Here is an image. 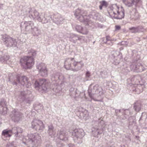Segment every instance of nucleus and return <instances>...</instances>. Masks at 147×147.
Masks as SVG:
<instances>
[{
  "mask_svg": "<svg viewBox=\"0 0 147 147\" xmlns=\"http://www.w3.org/2000/svg\"><path fill=\"white\" fill-rule=\"evenodd\" d=\"M72 135L74 138L79 140L82 138L85 135V133L82 129H76L73 131Z\"/></svg>",
  "mask_w": 147,
  "mask_h": 147,
  "instance_id": "nucleus-17",
  "label": "nucleus"
},
{
  "mask_svg": "<svg viewBox=\"0 0 147 147\" xmlns=\"http://www.w3.org/2000/svg\"><path fill=\"white\" fill-rule=\"evenodd\" d=\"M78 36L77 35L71 34L68 35L67 37L71 42L75 43L77 40Z\"/></svg>",
  "mask_w": 147,
  "mask_h": 147,
  "instance_id": "nucleus-25",
  "label": "nucleus"
},
{
  "mask_svg": "<svg viewBox=\"0 0 147 147\" xmlns=\"http://www.w3.org/2000/svg\"><path fill=\"white\" fill-rule=\"evenodd\" d=\"M129 29L132 33H136L143 31V28L141 26H139L137 27H132Z\"/></svg>",
  "mask_w": 147,
  "mask_h": 147,
  "instance_id": "nucleus-27",
  "label": "nucleus"
},
{
  "mask_svg": "<svg viewBox=\"0 0 147 147\" xmlns=\"http://www.w3.org/2000/svg\"><path fill=\"white\" fill-rule=\"evenodd\" d=\"M46 147H52L50 145H47L46 146Z\"/></svg>",
  "mask_w": 147,
  "mask_h": 147,
  "instance_id": "nucleus-50",
  "label": "nucleus"
},
{
  "mask_svg": "<svg viewBox=\"0 0 147 147\" xmlns=\"http://www.w3.org/2000/svg\"><path fill=\"white\" fill-rule=\"evenodd\" d=\"M145 69V68L141 63H138L135 72H141Z\"/></svg>",
  "mask_w": 147,
  "mask_h": 147,
  "instance_id": "nucleus-28",
  "label": "nucleus"
},
{
  "mask_svg": "<svg viewBox=\"0 0 147 147\" xmlns=\"http://www.w3.org/2000/svg\"><path fill=\"white\" fill-rule=\"evenodd\" d=\"M11 134H15V136L17 137L19 136V134L22 132V129L19 127H14L10 130Z\"/></svg>",
  "mask_w": 147,
  "mask_h": 147,
  "instance_id": "nucleus-21",
  "label": "nucleus"
},
{
  "mask_svg": "<svg viewBox=\"0 0 147 147\" xmlns=\"http://www.w3.org/2000/svg\"><path fill=\"white\" fill-rule=\"evenodd\" d=\"M82 27L80 26L77 25L75 27V28L77 31L80 33Z\"/></svg>",
  "mask_w": 147,
  "mask_h": 147,
  "instance_id": "nucleus-38",
  "label": "nucleus"
},
{
  "mask_svg": "<svg viewBox=\"0 0 147 147\" xmlns=\"http://www.w3.org/2000/svg\"><path fill=\"white\" fill-rule=\"evenodd\" d=\"M98 121V127L93 128L94 129L92 130L93 134L94 135V136L95 137H97L98 135L102 134V127L105 126L104 121L102 119H99Z\"/></svg>",
  "mask_w": 147,
  "mask_h": 147,
  "instance_id": "nucleus-12",
  "label": "nucleus"
},
{
  "mask_svg": "<svg viewBox=\"0 0 147 147\" xmlns=\"http://www.w3.org/2000/svg\"><path fill=\"white\" fill-rule=\"evenodd\" d=\"M129 120L130 121L129 122V125H135V119H133L132 117H130L129 119Z\"/></svg>",
  "mask_w": 147,
  "mask_h": 147,
  "instance_id": "nucleus-37",
  "label": "nucleus"
},
{
  "mask_svg": "<svg viewBox=\"0 0 147 147\" xmlns=\"http://www.w3.org/2000/svg\"><path fill=\"white\" fill-rule=\"evenodd\" d=\"M88 93L89 96L92 99L95 101H102L100 99L104 92L102 88L98 85H90L89 87Z\"/></svg>",
  "mask_w": 147,
  "mask_h": 147,
  "instance_id": "nucleus-1",
  "label": "nucleus"
},
{
  "mask_svg": "<svg viewBox=\"0 0 147 147\" xmlns=\"http://www.w3.org/2000/svg\"><path fill=\"white\" fill-rule=\"evenodd\" d=\"M90 76V73L89 71H87L86 73V77L87 78H89Z\"/></svg>",
  "mask_w": 147,
  "mask_h": 147,
  "instance_id": "nucleus-45",
  "label": "nucleus"
},
{
  "mask_svg": "<svg viewBox=\"0 0 147 147\" xmlns=\"http://www.w3.org/2000/svg\"><path fill=\"white\" fill-rule=\"evenodd\" d=\"M3 7V4L0 3V9H2Z\"/></svg>",
  "mask_w": 147,
  "mask_h": 147,
  "instance_id": "nucleus-48",
  "label": "nucleus"
},
{
  "mask_svg": "<svg viewBox=\"0 0 147 147\" xmlns=\"http://www.w3.org/2000/svg\"><path fill=\"white\" fill-rule=\"evenodd\" d=\"M28 80V78L26 76L20 77L19 76H17L16 78H14L13 80H11L9 78V81L11 82L13 85H17L18 82L19 84L25 86L27 88H29L31 86V84Z\"/></svg>",
  "mask_w": 147,
  "mask_h": 147,
  "instance_id": "nucleus-6",
  "label": "nucleus"
},
{
  "mask_svg": "<svg viewBox=\"0 0 147 147\" xmlns=\"http://www.w3.org/2000/svg\"><path fill=\"white\" fill-rule=\"evenodd\" d=\"M100 75H102L103 78L105 77L104 75H106L107 74V72L106 71H103L100 72Z\"/></svg>",
  "mask_w": 147,
  "mask_h": 147,
  "instance_id": "nucleus-42",
  "label": "nucleus"
},
{
  "mask_svg": "<svg viewBox=\"0 0 147 147\" xmlns=\"http://www.w3.org/2000/svg\"><path fill=\"white\" fill-rule=\"evenodd\" d=\"M117 63L118 64L119 63V62H117Z\"/></svg>",
  "mask_w": 147,
  "mask_h": 147,
  "instance_id": "nucleus-56",
  "label": "nucleus"
},
{
  "mask_svg": "<svg viewBox=\"0 0 147 147\" xmlns=\"http://www.w3.org/2000/svg\"><path fill=\"white\" fill-rule=\"evenodd\" d=\"M39 74L43 77H46L48 75V70L45 64L41 63L37 65Z\"/></svg>",
  "mask_w": 147,
  "mask_h": 147,
  "instance_id": "nucleus-15",
  "label": "nucleus"
},
{
  "mask_svg": "<svg viewBox=\"0 0 147 147\" xmlns=\"http://www.w3.org/2000/svg\"><path fill=\"white\" fill-rule=\"evenodd\" d=\"M34 109L37 112L40 113L43 110V107L41 104H38L34 105Z\"/></svg>",
  "mask_w": 147,
  "mask_h": 147,
  "instance_id": "nucleus-26",
  "label": "nucleus"
},
{
  "mask_svg": "<svg viewBox=\"0 0 147 147\" xmlns=\"http://www.w3.org/2000/svg\"><path fill=\"white\" fill-rule=\"evenodd\" d=\"M88 32V29L86 27H82L80 33L83 34H87Z\"/></svg>",
  "mask_w": 147,
  "mask_h": 147,
  "instance_id": "nucleus-36",
  "label": "nucleus"
},
{
  "mask_svg": "<svg viewBox=\"0 0 147 147\" xmlns=\"http://www.w3.org/2000/svg\"><path fill=\"white\" fill-rule=\"evenodd\" d=\"M74 90V88H71L69 90V91L71 92L72 90Z\"/></svg>",
  "mask_w": 147,
  "mask_h": 147,
  "instance_id": "nucleus-51",
  "label": "nucleus"
},
{
  "mask_svg": "<svg viewBox=\"0 0 147 147\" xmlns=\"http://www.w3.org/2000/svg\"><path fill=\"white\" fill-rule=\"evenodd\" d=\"M141 105L140 103L137 102H135L134 106V108L135 111L138 112L141 109Z\"/></svg>",
  "mask_w": 147,
  "mask_h": 147,
  "instance_id": "nucleus-30",
  "label": "nucleus"
},
{
  "mask_svg": "<svg viewBox=\"0 0 147 147\" xmlns=\"http://www.w3.org/2000/svg\"><path fill=\"white\" fill-rule=\"evenodd\" d=\"M22 66L24 68H30L34 64V59L33 57L30 56H25L20 60Z\"/></svg>",
  "mask_w": 147,
  "mask_h": 147,
  "instance_id": "nucleus-7",
  "label": "nucleus"
},
{
  "mask_svg": "<svg viewBox=\"0 0 147 147\" xmlns=\"http://www.w3.org/2000/svg\"><path fill=\"white\" fill-rule=\"evenodd\" d=\"M7 147H16V146L14 145L13 142L9 143L7 144Z\"/></svg>",
  "mask_w": 147,
  "mask_h": 147,
  "instance_id": "nucleus-41",
  "label": "nucleus"
},
{
  "mask_svg": "<svg viewBox=\"0 0 147 147\" xmlns=\"http://www.w3.org/2000/svg\"><path fill=\"white\" fill-rule=\"evenodd\" d=\"M76 17L81 22H88V20L87 18V16L85 15L83 10L79 9L76 10L74 14Z\"/></svg>",
  "mask_w": 147,
  "mask_h": 147,
  "instance_id": "nucleus-14",
  "label": "nucleus"
},
{
  "mask_svg": "<svg viewBox=\"0 0 147 147\" xmlns=\"http://www.w3.org/2000/svg\"><path fill=\"white\" fill-rule=\"evenodd\" d=\"M110 9L109 13L112 17L119 19L124 17V10L122 7H120L116 4H113L110 7Z\"/></svg>",
  "mask_w": 147,
  "mask_h": 147,
  "instance_id": "nucleus-5",
  "label": "nucleus"
},
{
  "mask_svg": "<svg viewBox=\"0 0 147 147\" xmlns=\"http://www.w3.org/2000/svg\"><path fill=\"white\" fill-rule=\"evenodd\" d=\"M137 63L136 62H134L130 65V68L131 70H133L134 71H136Z\"/></svg>",
  "mask_w": 147,
  "mask_h": 147,
  "instance_id": "nucleus-34",
  "label": "nucleus"
},
{
  "mask_svg": "<svg viewBox=\"0 0 147 147\" xmlns=\"http://www.w3.org/2000/svg\"><path fill=\"white\" fill-rule=\"evenodd\" d=\"M28 142L33 145H36L41 140V137L37 133L30 134L26 137Z\"/></svg>",
  "mask_w": 147,
  "mask_h": 147,
  "instance_id": "nucleus-8",
  "label": "nucleus"
},
{
  "mask_svg": "<svg viewBox=\"0 0 147 147\" xmlns=\"http://www.w3.org/2000/svg\"><path fill=\"white\" fill-rule=\"evenodd\" d=\"M88 112L87 111L85 110L84 112H82L80 113V116L85 120L88 119Z\"/></svg>",
  "mask_w": 147,
  "mask_h": 147,
  "instance_id": "nucleus-29",
  "label": "nucleus"
},
{
  "mask_svg": "<svg viewBox=\"0 0 147 147\" xmlns=\"http://www.w3.org/2000/svg\"><path fill=\"white\" fill-rule=\"evenodd\" d=\"M135 90L137 94H139L140 92H142L143 90L142 86L140 85H138L137 88Z\"/></svg>",
  "mask_w": 147,
  "mask_h": 147,
  "instance_id": "nucleus-33",
  "label": "nucleus"
},
{
  "mask_svg": "<svg viewBox=\"0 0 147 147\" xmlns=\"http://www.w3.org/2000/svg\"><path fill=\"white\" fill-rule=\"evenodd\" d=\"M106 40H107V44H109L110 45H112V43L111 42L110 43H109L108 42L109 41H110V37L109 36H107L106 37Z\"/></svg>",
  "mask_w": 147,
  "mask_h": 147,
  "instance_id": "nucleus-40",
  "label": "nucleus"
},
{
  "mask_svg": "<svg viewBox=\"0 0 147 147\" xmlns=\"http://www.w3.org/2000/svg\"><path fill=\"white\" fill-rule=\"evenodd\" d=\"M84 39V37L83 36H78L77 40H79L80 41L83 40Z\"/></svg>",
  "mask_w": 147,
  "mask_h": 147,
  "instance_id": "nucleus-43",
  "label": "nucleus"
},
{
  "mask_svg": "<svg viewBox=\"0 0 147 147\" xmlns=\"http://www.w3.org/2000/svg\"><path fill=\"white\" fill-rule=\"evenodd\" d=\"M69 147H75V146L72 144H70L69 146Z\"/></svg>",
  "mask_w": 147,
  "mask_h": 147,
  "instance_id": "nucleus-49",
  "label": "nucleus"
},
{
  "mask_svg": "<svg viewBox=\"0 0 147 147\" xmlns=\"http://www.w3.org/2000/svg\"><path fill=\"white\" fill-rule=\"evenodd\" d=\"M48 82L45 79H40L39 81H35L34 87L37 89L39 88L40 89H42L44 91H45L48 88Z\"/></svg>",
  "mask_w": 147,
  "mask_h": 147,
  "instance_id": "nucleus-9",
  "label": "nucleus"
},
{
  "mask_svg": "<svg viewBox=\"0 0 147 147\" xmlns=\"http://www.w3.org/2000/svg\"><path fill=\"white\" fill-rule=\"evenodd\" d=\"M11 134L10 130L5 129L2 131V135L6 137H10L11 135V134Z\"/></svg>",
  "mask_w": 147,
  "mask_h": 147,
  "instance_id": "nucleus-31",
  "label": "nucleus"
},
{
  "mask_svg": "<svg viewBox=\"0 0 147 147\" xmlns=\"http://www.w3.org/2000/svg\"><path fill=\"white\" fill-rule=\"evenodd\" d=\"M26 93L25 91L22 92L19 95V98L22 99V100H24L25 98V96Z\"/></svg>",
  "mask_w": 147,
  "mask_h": 147,
  "instance_id": "nucleus-35",
  "label": "nucleus"
},
{
  "mask_svg": "<svg viewBox=\"0 0 147 147\" xmlns=\"http://www.w3.org/2000/svg\"><path fill=\"white\" fill-rule=\"evenodd\" d=\"M119 112H120V110H119Z\"/></svg>",
  "mask_w": 147,
  "mask_h": 147,
  "instance_id": "nucleus-55",
  "label": "nucleus"
},
{
  "mask_svg": "<svg viewBox=\"0 0 147 147\" xmlns=\"http://www.w3.org/2000/svg\"><path fill=\"white\" fill-rule=\"evenodd\" d=\"M10 116L13 120L17 122L21 120L22 117V114L18 109H15L11 112Z\"/></svg>",
  "mask_w": 147,
  "mask_h": 147,
  "instance_id": "nucleus-16",
  "label": "nucleus"
},
{
  "mask_svg": "<svg viewBox=\"0 0 147 147\" xmlns=\"http://www.w3.org/2000/svg\"><path fill=\"white\" fill-rule=\"evenodd\" d=\"M9 57L7 55L0 57V61L2 63H5L9 59Z\"/></svg>",
  "mask_w": 147,
  "mask_h": 147,
  "instance_id": "nucleus-32",
  "label": "nucleus"
},
{
  "mask_svg": "<svg viewBox=\"0 0 147 147\" xmlns=\"http://www.w3.org/2000/svg\"><path fill=\"white\" fill-rule=\"evenodd\" d=\"M57 137L58 138V140L63 141H65L68 140L67 133L65 131L61 130L58 131ZM59 140L56 141V142L57 144Z\"/></svg>",
  "mask_w": 147,
  "mask_h": 147,
  "instance_id": "nucleus-18",
  "label": "nucleus"
},
{
  "mask_svg": "<svg viewBox=\"0 0 147 147\" xmlns=\"http://www.w3.org/2000/svg\"><path fill=\"white\" fill-rule=\"evenodd\" d=\"M121 28V27L119 26H115V30H119Z\"/></svg>",
  "mask_w": 147,
  "mask_h": 147,
  "instance_id": "nucleus-46",
  "label": "nucleus"
},
{
  "mask_svg": "<svg viewBox=\"0 0 147 147\" xmlns=\"http://www.w3.org/2000/svg\"><path fill=\"white\" fill-rule=\"evenodd\" d=\"M124 42H122V44H123V43H124Z\"/></svg>",
  "mask_w": 147,
  "mask_h": 147,
  "instance_id": "nucleus-53",
  "label": "nucleus"
},
{
  "mask_svg": "<svg viewBox=\"0 0 147 147\" xmlns=\"http://www.w3.org/2000/svg\"><path fill=\"white\" fill-rule=\"evenodd\" d=\"M124 4L127 7H132L134 4V3H138L140 0H123Z\"/></svg>",
  "mask_w": 147,
  "mask_h": 147,
  "instance_id": "nucleus-22",
  "label": "nucleus"
},
{
  "mask_svg": "<svg viewBox=\"0 0 147 147\" xmlns=\"http://www.w3.org/2000/svg\"><path fill=\"white\" fill-rule=\"evenodd\" d=\"M74 58H68L65 60L64 67L67 69H70L77 71L84 66L82 61H76L73 60Z\"/></svg>",
  "mask_w": 147,
  "mask_h": 147,
  "instance_id": "nucleus-2",
  "label": "nucleus"
},
{
  "mask_svg": "<svg viewBox=\"0 0 147 147\" xmlns=\"http://www.w3.org/2000/svg\"><path fill=\"white\" fill-rule=\"evenodd\" d=\"M102 5L101 4L100 5H99V9H100V10H101L102 9Z\"/></svg>",
  "mask_w": 147,
  "mask_h": 147,
  "instance_id": "nucleus-47",
  "label": "nucleus"
},
{
  "mask_svg": "<svg viewBox=\"0 0 147 147\" xmlns=\"http://www.w3.org/2000/svg\"><path fill=\"white\" fill-rule=\"evenodd\" d=\"M48 134L51 138H55L56 132L54 129L52 124H51L48 125V130L47 131Z\"/></svg>",
  "mask_w": 147,
  "mask_h": 147,
  "instance_id": "nucleus-19",
  "label": "nucleus"
},
{
  "mask_svg": "<svg viewBox=\"0 0 147 147\" xmlns=\"http://www.w3.org/2000/svg\"><path fill=\"white\" fill-rule=\"evenodd\" d=\"M7 109L6 107V104L3 101L0 103V112L3 115H5L7 113Z\"/></svg>",
  "mask_w": 147,
  "mask_h": 147,
  "instance_id": "nucleus-20",
  "label": "nucleus"
},
{
  "mask_svg": "<svg viewBox=\"0 0 147 147\" xmlns=\"http://www.w3.org/2000/svg\"><path fill=\"white\" fill-rule=\"evenodd\" d=\"M64 19L60 15H58L55 16L53 19L54 22L57 24H60L64 22Z\"/></svg>",
  "mask_w": 147,
  "mask_h": 147,
  "instance_id": "nucleus-23",
  "label": "nucleus"
},
{
  "mask_svg": "<svg viewBox=\"0 0 147 147\" xmlns=\"http://www.w3.org/2000/svg\"><path fill=\"white\" fill-rule=\"evenodd\" d=\"M2 39L4 44L7 47H16V46L17 42L16 40L7 35H3Z\"/></svg>",
  "mask_w": 147,
  "mask_h": 147,
  "instance_id": "nucleus-11",
  "label": "nucleus"
},
{
  "mask_svg": "<svg viewBox=\"0 0 147 147\" xmlns=\"http://www.w3.org/2000/svg\"><path fill=\"white\" fill-rule=\"evenodd\" d=\"M29 17L31 19H36L38 21L43 24H46L50 22L51 18L50 16H46L44 14L39 13L36 10L30 11H29Z\"/></svg>",
  "mask_w": 147,
  "mask_h": 147,
  "instance_id": "nucleus-3",
  "label": "nucleus"
},
{
  "mask_svg": "<svg viewBox=\"0 0 147 147\" xmlns=\"http://www.w3.org/2000/svg\"><path fill=\"white\" fill-rule=\"evenodd\" d=\"M95 42V41H94L93 42V43L94 44V43Z\"/></svg>",
  "mask_w": 147,
  "mask_h": 147,
  "instance_id": "nucleus-54",
  "label": "nucleus"
},
{
  "mask_svg": "<svg viewBox=\"0 0 147 147\" xmlns=\"http://www.w3.org/2000/svg\"><path fill=\"white\" fill-rule=\"evenodd\" d=\"M100 4L102 6H106L107 3L105 1H103L100 2Z\"/></svg>",
  "mask_w": 147,
  "mask_h": 147,
  "instance_id": "nucleus-44",
  "label": "nucleus"
},
{
  "mask_svg": "<svg viewBox=\"0 0 147 147\" xmlns=\"http://www.w3.org/2000/svg\"><path fill=\"white\" fill-rule=\"evenodd\" d=\"M59 76H58V74L56 76H54L52 78L51 80L53 81V84H54V87L53 88V90L56 93H60L61 92L62 90V86H63L64 83L61 82L60 84H57V83L55 84V80H56L57 81L58 80H59L60 79Z\"/></svg>",
  "mask_w": 147,
  "mask_h": 147,
  "instance_id": "nucleus-10",
  "label": "nucleus"
},
{
  "mask_svg": "<svg viewBox=\"0 0 147 147\" xmlns=\"http://www.w3.org/2000/svg\"><path fill=\"white\" fill-rule=\"evenodd\" d=\"M30 55H32V57H34L35 56L36 54V51L33 50H32L30 51V52L29 53Z\"/></svg>",
  "mask_w": 147,
  "mask_h": 147,
  "instance_id": "nucleus-39",
  "label": "nucleus"
},
{
  "mask_svg": "<svg viewBox=\"0 0 147 147\" xmlns=\"http://www.w3.org/2000/svg\"><path fill=\"white\" fill-rule=\"evenodd\" d=\"M130 18L134 20H137L140 18V16L136 9H134L131 12Z\"/></svg>",
  "mask_w": 147,
  "mask_h": 147,
  "instance_id": "nucleus-24",
  "label": "nucleus"
},
{
  "mask_svg": "<svg viewBox=\"0 0 147 147\" xmlns=\"http://www.w3.org/2000/svg\"><path fill=\"white\" fill-rule=\"evenodd\" d=\"M32 127L36 131H42L44 128L43 122L41 120L34 119L32 123Z\"/></svg>",
  "mask_w": 147,
  "mask_h": 147,
  "instance_id": "nucleus-13",
  "label": "nucleus"
},
{
  "mask_svg": "<svg viewBox=\"0 0 147 147\" xmlns=\"http://www.w3.org/2000/svg\"><path fill=\"white\" fill-rule=\"evenodd\" d=\"M108 147H115L113 146H109Z\"/></svg>",
  "mask_w": 147,
  "mask_h": 147,
  "instance_id": "nucleus-52",
  "label": "nucleus"
},
{
  "mask_svg": "<svg viewBox=\"0 0 147 147\" xmlns=\"http://www.w3.org/2000/svg\"><path fill=\"white\" fill-rule=\"evenodd\" d=\"M20 27L28 33H32L34 36H38L39 34L37 28L35 26L34 23L32 21H24L21 23Z\"/></svg>",
  "mask_w": 147,
  "mask_h": 147,
  "instance_id": "nucleus-4",
  "label": "nucleus"
}]
</instances>
